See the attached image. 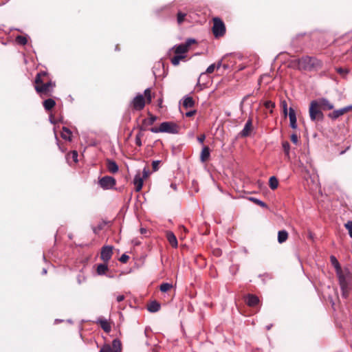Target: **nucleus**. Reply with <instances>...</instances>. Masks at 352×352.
Wrapping results in <instances>:
<instances>
[{
	"label": "nucleus",
	"instance_id": "nucleus-1",
	"mask_svg": "<svg viewBox=\"0 0 352 352\" xmlns=\"http://www.w3.org/2000/svg\"><path fill=\"white\" fill-rule=\"evenodd\" d=\"M330 261L336 270V275L342 291V296L343 298H346L352 289V274L348 268H341V266L336 256H331Z\"/></svg>",
	"mask_w": 352,
	"mask_h": 352
},
{
	"label": "nucleus",
	"instance_id": "nucleus-2",
	"mask_svg": "<svg viewBox=\"0 0 352 352\" xmlns=\"http://www.w3.org/2000/svg\"><path fill=\"white\" fill-rule=\"evenodd\" d=\"M34 83V89L41 98L51 96L56 86L55 82L50 79L46 72L38 73L36 76Z\"/></svg>",
	"mask_w": 352,
	"mask_h": 352
},
{
	"label": "nucleus",
	"instance_id": "nucleus-3",
	"mask_svg": "<svg viewBox=\"0 0 352 352\" xmlns=\"http://www.w3.org/2000/svg\"><path fill=\"white\" fill-rule=\"evenodd\" d=\"M298 68L302 70L311 71L321 67V62L316 58L303 56L296 60Z\"/></svg>",
	"mask_w": 352,
	"mask_h": 352
},
{
	"label": "nucleus",
	"instance_id": "nucleus-4",
	"mask_svg": "<svg viewBox=\"0 0 352 352\" xmlns=\"http://www.w3.org/2000/svg\"><path fill=\"white\" fill-rule=\"evenodd\" d=\"M150 131L153 133H168L176 134L179 132V126L177 124L172 122H164L160 124L159 127H152Z\"/></svg>",
	"mask_w": 352,
	"mask_h": 352
},
{
	"label": "nucleus",
	"instance_id": "nucleus-5",
	"mask_svg": "<svg viewBox=\"0 0 352 352\" xmlns=\"http://www.w3.org/2000/svg\"><path fill=\"white\" fill-rule=\"evenodd\" d=\"M318 104L317 100H313L309 106V116L312 121L321 120L323 118V113Z\"/></svg>",
	"mask_w": 352,
	"mask_h": 352
},
{
	"label": "nucleus",
	"instance_id": "nucleus-6",
	"mask_svg": "<svg viewBox=\"0 0 352 352\" xmlns=\"http://www.w3.org/2000/svg\"><path fill=\"white\" fill-rule=\"evenodd\" d=\"M212 32L217 38L223 36L226 33L225 25L219 18L213 19Z\"/></svg>",
	"mask_w": 352,
	"mask_h": 352
},
{
	"label": "nucleus",
	"instance_id": "nucleus-7",
	"mask_svg": "<svg viewBox=\"0 0 352 352\" xmlns=\"http://www.w3.org/2000/svg\"><path fill=\"white\" fill-rule=\"evenodd\" d=\"M98 184L102 188L109 190L114 188L116 181L111 176H104L99 179Z\"/></svg>",
	"mask_w": 352,
	"mask_h": 352
},
{
	"label": "nucleus",
	"instance_id": "nucleus-8",
	"mask_svg": "<svg viewBox=\"0 0 352 352\" xmlns=\"http://www.w3.org/2000/svg\"><path fill=\"white\" fill-rule=\"evenodd\" d=\"M132 107L135 110H142L145 106V98L143 95H137L131 102Z\"/></svg>",
	"mask_w": 352,
	"mask_h": 352
},
{
	"label": "nucleus",
	"instance_id": "nucleus-9",
	"mask_svg": "<svg viewBox=\"0 0 352 352\" xmlns=\"http://www.w3.org/2000/svg\"><path fill=\"white\" fill-rule=\"evenodd\" d=\"M253 131L252 118H249L247 120L243 130L239 133V136L241 138H246L250 135Z\"/></svg>",
	"mask_w": 352,
	"mask_h": 352
},
{
	"label": "nucleus",
	"instance_id": "nucleus-10",
	"mask_svg": "<svg viewBox=\"0 0 352 352\" xmlns=\"http://www.w3.org/2000/svg\"><path fill=\"white\" fill-rule=\"evenodd\" d=\"M113 254V247L110 245H106L102 247L100 253V258L104 262H108Z\"/></svg>",
	"mask_w": 352,
	"mask_h": 352
},
{
	"label": "nucleus",
	"instance_id": "nucleus-11",
	"mask_svg": "<svg viewBox=\"0 0 352 352\" xmlns=\"http://www.w3.org/2000/svg\"><path fill=\"white\" fill-rule=\"evenodd\" d=\"M318 104L323 110H331L333 109V105L326 98H320L317 100Z\"/></svg>",
	"mask_w": 352,
	"mask_h": 352
},
{
	"label": "nucleus",
	"instance_id": "nucleus-12",
	"mask_svg": "<svg viewBox=\"0 0 352 352\" xmlns=\"http://www.w3.org/2000/svg\"><path fill=\"white\" fill-rule=\"evenodd\" d=\"M246 304L250 307H255L259 302L258 298L253 294H248L245 297Z\"/></svg>",
	"mask_w": 352,
	"mask_h": 352
},
{
	"label": "nucleus",
	"instance_id": "nucleus-13",
	"mask_svg": "<svg viewBox=\"0 0 352 352\" xmlns=\"http://www.w3.org/2000/svg\"><path fill=\"white\" fill-rule=\"evenodd\" d=\"M166 235L169 244L174 248H177L178 243L175 234L171 231H168Z\"/></svg>",
	"mask_w": 352,
	"mask_h": 352
},
{
	"label": "nucleus",
	"instance_id": "nucleus-14",
	"mask_svg": "<svg viewBox=\"0 0 352 352\" xmlns=\"http://www.w3.org/2000/svg\"><path fill=\"white\" fill-rule=\"evenodd\" d=\"M289 118L290 121V126L296 129L297 128V120L295 111L293 108L290 107L289 109Z\"/></svg>",
	"mask_w": 352,
	"mask_h": 352
},
{
	"label": "nucleus",
	"instance_id": "nucleus-15",
	"mask_svg": "<svg viewBox=\"0 0 352 352\" xmlns=\"http://www.w3.org/2000/svg\"><path fill=\"white\" fill-rule=\"evenodd\" d=\"M210 156V148L207 146H204L202 148L201 152L200 153V161L201 162H206L208 161Z\"/></svg>",
	"mask_w": 352,
	"mask_h": 352
},
{
	"label": "nucleus",
	"instance_id": "nucleus-16",
	"mask_svg": "<svg viewBox=\"0 0 352 352\" xmlns=\"http://www.w3.org/2000/svg\"><path fill=\"white\" fill-rule=\"evenodd\" d=\"M350 109V107H344L340 109L335 110L332 113H329V117L332 119H337L340 116L344 114Z\"/></svg>",
	"mask_w": 352,
	"mask_h": 352
},
{
	"label": "nucleus",
	"instance_id": "nucleus-17",
	"mask_svg": "<svg viewBox=\"0 0 352 352\" xmlns=\"http://www.w3.org/2000/svg\"><path fill=\"white\" fill-rule=\"evenodd\" d=\"M133 184L135 186V190L139 192L142 190L143 186V178L140 176V174H137L133 179Z\"/></svg>",
	"mask_w": 352,
	"mask_h": 352
},
{
	"label": "nucleus",
	"instance_id": "nucleus-18",
	"mask_svg": "<svg viewBox=\"0 0 352 352\" xmlns=\"http://www.w3.org/2000/svg\"><path fill=\"white\" fill-rule=\"evenodd\" d=\"M107 167L109 172L111 173H116L118 171V166L116 162L108 160L107 161Z\"/></svg>",
	"mask_w": 352,
	"mask_h": 352
},
{
	"label": "nucleus",
	"instance_id": "nucleus-19",
	"mask_svg": "<svg viewBox=\"0 0 352 352\" xmlns=\"http://www.w3.org/2000/svg\"><path fill=\"white\" fill-rule=\"evenodd\" d=\"M161 306L157 301H152L147 305V309L151 313L157 312L160 310Z\"/></svg>",
	"mask_w": 352,
	"mask_h": 352
},
{
	"label": "nucleus",
	"instance_id": "nucleus-20",
	"mask_svg": "<svg viewBox=\"0 0 352 352\" xmlns=\"http://www.w3.org/2000/svg\"><path fill=\"white\" fill-rule=\"evenodd\" d=\"M173 49L174 50L175 53L177 55H184V54L188 50L184 44L176 45Z\"/></svg>",
	"mask_w": 352,
	"mask_h": 352
},
{
	"label": "nucleus",
	"instance_id": "nucleus-21",
	"mask_svg": "<svg viewBox=\"0 0 352 352\" xmlns=\"http://www.w3.org/2000/svg\"><path fill=\"white\" fill-rule=\"evenodd\" d=\"M288 239V232L285 230H280L278 232V241L279 243L285 242Z\"/></svg>",
	"mask_w": 352,
	"mask_h": 352
},
{
	"label": "nucleus",
	"instance_id": "nucleus-22",
	"mask_svg": "<svg viewBox=\"0 0 352 352\" xmlns=\"http://www.w3.org/2000/svg\"><path fill=\"white\" fill-rule=\"evenodd\" d=\"M43 107L46 111H50L56 104L55 101L52 98H48L43 101Z\"/></svg>",
	"mask_w": 352,
	"mask_h": 352
},
{
	"label": "nucleus",
	"instance_id": "nucleus-23",
	"mask_svg": "<svg viewBox=\"0 0 352 352\" xmlns=\"http://www.w3.org/2000/svg\"><path fill=\"white\" fill-rule=\"evenodd\" d=\"M195 105V101L192 97L186 96L183 101V106L184 108H191Z\"/></svg>",
	"mask_w": 352,
	"mask_h": 352
},
{
	"label": "nucleus",
	"instance_id": "nucleus-24",
	"mask_svg": "<svg viewBox=\"0 0 352 352\" xmlns=\"http://www.w3.org/2000/svg\"><path fill=\"white\" fill-rule=\"evenodd\" d=\"M71 135H72V132L69 129H67L65 126L63 127V131L61 132V137L63 139H64L65 140L70 141L71 140Z\"/></svg>",
	"mask_w": 352,
	"mask_h": 352
},
{
	"label": "nucleus",
	"instance_id": "nucleus-25",
	"mask_svg": "<svg viewBox=\"0 0 352 352\" xmlns=\"http://www.w3.org/2000/svg\"><path fill=\"white\" fill-rule=\"evenodd\" d=\"M269 186L271 189L275 190L278 186V181L275 176H272L269 179Z\"/></svg>",
	"mask_w": 352,
	"mask_h": 352
},
{
	"label": "nucleus",
	"instance_id": "nucleus-26",
	"mask_svg": "<svg viewBox=\"0 0 352 352\" xmlns=\"http://www.w3.org/2000/svg\"><path fill=\"white\" fill-rule=\"evenodd\" d=\"M248 200L251 201L252 202L254 203L256 205L260 206L262 208H267V206L265 202H263V201H261L257 198H255L253 197H248Z\"/></svg>",
	"mask_w": 352,
	"mask_h": 352
},
{
	"label": "nucleus",
	"instance_id": "nucleus-27",
	"mask_svg": "<svg viewBox=\"0 0 352 352\" xmlns=\"http://www.w3.org/2000/svg\"><path fill=\"white\" fill-rule=\"evenodd\" d=\"M108 270V266L106 264H99L97 267V273L98 275H104Z\"/></svg>",
	"mask_w": 352,
	"mask_h": 352
},
{
	"label": "nucleus",
	"instance_id": "nucleus-28",
	"mask_svg": "<svg viewBox=\"0 0 352 352\" xmlns=\"http://www.w3.org/2000/svg\"><path fill=\"white\" fill-rule=\"evenodd\" d=\"M101 328L105 332H109L111 331V326L109 323L106 320H100L99 321Z\"/></svg>",
	"mask_w": 352,
	"mask_h": 352
},
{
	"label": "nucleus",
	"instance_id": "nucleus-29",
	"mask_svg": "<svg viewBox=\"0 0 352 352\" xmlns=\"http://www.w3.org/2000/svg\"><path fill=\"white\" fill-rule=\"evenodd\" d=\"M184 58H185V56L184 55H177V54H176L175 56H174L171 58L170 62H171V63L173 65H179V62L182 59H184Z\"/></svg>",
	"mask_w": 352,
	"mask_h": 352
},
{
	"label": "nucleus",
	"instance_id": "nucleus-30",
	"mask_svg": "<svg viewBox=\"0 0 352 352\" xmlns=\"http://www.w3.org/2000/svg\"><path fill=\"white\" fill-rule=\"evenodd\" d=\"M78 152L76 151H72L71 153L67 155V160H69L72 159L74 163H76L78 162Z\"/></svg>",
	"mask_w": 352,
	"mask_h": 352
},
{
	"label": "nucleus",
	"instance_id": "nucleus-31",
	"mask_svg": "<svg viewBox=\"0 0 352 352\" xmlns=\"http://www.w3.org/2000/svg\"><path fill=\"white\" fill-rule=\"evenodd\" d=\"M173 287V285L168 283H163L160 286V289L162 292H166Z\"/></svg>",
	"mask_w": 352,
	"mask_h": 352
},
{
	"label": "nucleus",
	"instance_id": "nucleus-32",
	"mask_svg": "<svg viewBox=\"0 0 352 352\" xmlns=\"http://www.w3.org/2000/svg\"><path fill=\"white\" fill-rule=\"evenodd\" d=\"M186 13L179 11L177 14V21L179 25H181L185 20Z\"/></svg>",
	"mask_w": 352,
	"mask_h": 352
},
{
	"label": "nucleus",
	"instance_id": "nucleus-33",
	"mask_svg": "<svg viewBox=\"0 0 352 352\" xmlns=\"http://www.w3.org/2000/svg\"><path fill=\"white\" fill-rule=\"evenodd\" d=\"M112 346L115 352H120L121 350V342L119 340L115 339L112 342Z\"/></svg>",
	"mask_w": 352,
	"mask_h": 352
},
{
	"label": "nucleus",
	"instance_id": "nucleus-34",
	"mask_svg": "<svg viewBox=\"0 0 352 352\" xmlns=\"http://www.w3.org/2000/svg\"><path fill=\"white\" fill-rule=\"evenodd\" d=\"M16 42L19 45H25L28 43V39L25 36L19 35L16 37Z\"/></svg>",
	"mask_w": 352,
	"mask_h": 352
},
{
	"label": "nucleus",
	"instance_id": "nucleus-35",
	"mask_svg": "<svg viewBox=\"0 0 352 352\" xmlns=\"http://www.w3.org/2000/svg\"><path fill=\"white\" fill-rule=\"evenodd\" d=\"M282 146H283V151H284L285 155L289 156V151H290V144H289V143L288 142H287V141H285V142H283Z\"/></svg>",
	"mask_w": 352,
	"mask_h": 352
},
{
	"label": "nucleus",
	"instance_id": "nucleus-36",
	"mask_svg": "<svg viewBox=\"0 0 352 352\" xmlns=\"http://www.w3.org/2000/svg\"><path fill=\"white\" fill-rule=\"evenodd\" d=\"M264 106L266 109H270V113H272V109L275 107V104L271 100H267L264 102Z\"/></svg>",
	"mask_w": 352,
	"mask_h": 352
},
{
	"label": "nucleus",
	"instance_id": "nucleus-37",
	"mask_svg": "<svg viewBox=\"0 0 352 352\" xmlns=\"http://www.w3.org/2000/svg\"><path fill=\"white\" fill-rule=\"evenodd\" d=\"M144 96L146 98V100L148 103L151 102V89L149 88L145 89Z\"/></svg>",
	"mask_w": 352,
	"mask_h": 352
},
{
	"label": "nucleus",
	"instance_id": "nucleus-38",
	"mask_svg": "<svg viewBox=\"0 0 352 352\" xmlns=\"http://www.w3.org/2000/svg\"><path fill=\"white\" fill-rule=\"evenodd\" d=\"M345 228L349 230V234L352 238V221H349L345 224Z\"/></svg>",
	"mask_w": 352,
	"mask_h": 352
},
{
	"label": "nucleus",
	"instance_id": "nucleus-39",
	"mask_svg": "<svg viewBox=\"0 0 352 352\" xmlns=\"http://www.w3.org/2000/svg\"><path fill=\"white\" fill-rule=\"evenodd\" d=\"M141 137H142V134L140 133H138L135 136V144L137 146H142V140H141Z\"/></svg>",
	"mask_w": 352,
	"mask_h": 352
},
{
	"label": "nucleus",
	"instance_id": "nucleus-40",
	"mask_svg": "<svg viewBox=\"0 0 352 352\" xmlns=\"http://www.w3.org/2000/svg\"><path fill=\"white\" fill-rule=\"evenodd\" d=\"M281 104H282L284 116L286 117L287 116V104L286 101H283Z\"/></svg>",
	"mask_w": 352,
	"mask_h": 352
},
{
	"label": "nucleus",
	"instance_id": "nucleus-41",
	"mask_svg": "<svg viewBox=\"0 0 352 352\" xmlns=\"http://www.w3.org/2000/svg\"><path fill=\"white\" fill-rule=\"evenodd\" d=\"M216 69V65L215 64H212L210 65L206 69V73L207 74H212L214 72V69Z\"/></svg>",
	"mask_w": 352,
	"mask_h": 352
},
{
	"label": "nucleus",
	"instance_id": "nucleus-42",
	"mask_svg": "<svg viewBox=\"0 0 352 352\" xmlns=\"http://www.w3.org/2000/svg\"><path fill=\"white\" fill-rule=\"evenodd\" d=\"M160 163V161L159 160L153 161L152 162V168L154 171H157L158 170Z\"/></svg>",
	"mask_w": 352,
	"mask_h": 352
},
{
	"label": "nucleus",
	"instance_id": "nucleus-43",
	"mask_svg": "<svg viewBox=\"0 0 352 352\" xmlns=\"http://www.w3.org/2000/svg\"><path fill=\"white\" fill-rule=\"evenodd\" d=\"M196 41L193 38H189L188 39L186 43H184V45L186 46L187 49L188 50L189 47L192 44L195 43Z\"/></svg>",
	"mask_w": 352,
	"mask_h": 352
},
{
	"label": "nucleus",
	"instance_id": "nucleus-44",
	"mask_svg": "<svg viewBox=\"0 0 352 352\" xmlns=\"http://www.w3.org/2000/svg\"><path fill=\"white\" fill-rule=\"evenodd\" d=\"M129 258V256L128 255H126V254H123L120 256V258L119 261H120L121 263H126L128 261Z\"/></svg>",
	"mask_w": 352,
	"mask_h": 352
},
{
	"label": "nucleus",
	"instance_id": "nucleus-45",
	"mask_svg": "<svg viewBox=\"0 0 352 352\" xmlns=\"http://www.w3.org/2000/svg\"><path fill=\"white\" fill-rule=\"evenodd\" d=\"M100 352H113L112 349L109 345H104L101 348Z\"/></svg>",
	"mask_w": 352,
	"mask_h": 352
},
{
	"label": "nucleus",
	"instance_id": "nucleus-46",
	"mask_svg": "<svg viewBox=\"0 0 352 352\" xmlns=\"http://www.w3.org/2000/svg\"><path fill=\"white\" fill-rule=\"evenodd\" d=\"M291 138V141L295 144H297L298 142V135L295 133L292 134L290 137Z\"/></svg>",
	"mask_w": 352,
	"mask_h": 352
},
{
	"label": "nucleus",
	"instance_id": "nucleus-47",
	"mask_svg": "<svg viewBox=\"0 0 352 352\" xmlns=\"http://www.w3.org/2000/svg\"><path fill=\"white\" fill-rule=\"evenodd\" d=\"M156 120H157L156 116L151 115V116L149 117V118L147 121L148 124L150 125H152L156 121Z\"/></svg>",
	"mask_w": 352,
	"mask_h": 352
},
{
	"label": "nucleus",
	"instance_id": "nucleus-48",
	"mask_svg": "<svg viewBox=\"0 0 352 352\" xmlns=\"http://www.w3.org/2000/svg\"><path fill=\"white\" fill-rule=\"evenodd\" d=\"M142 174H143L142 178L143 179L146 178L149 175L150 171L146 167H144V168L143 169Z\"/></svg>",
	"mask_w": 352,
	"mask_h": 352
},
{
	"label": "nucleus",
	"instance_id": "nucleus-49",
	"mask_svg": "<svg viewBox=\"0 0 352 352\" xmlns=\"http://www.w3.org/2000/svg\"><path fill=\"white\" fill-rule=\"evenodd\" d=\"M77 281L78 284H81L82 282L85 281V277L84 276L78 275Z\"/></svg>",
	"mask_w": 352,
	"mask_h": 352
},
{
	"label": "nucleus",
	"instance_id": "nucleus-50",
	"mask_svg": "<svg viewBox=\"0 0 352 352\" xmlns=\"http://www.w3.org/2000/svg\"><path fill=\"white\" fill-rule=\"evenodd\" d=\"M205 138L206 137L204 135H201L197 138V140L200 144H203L205 140Z\"/></svg>",
	"mask_w": 352,
	"mask_h": 352
},
{
	"label": "nucleus",
	"instance_id": "nucleus-51",
	"mask_svg": "<svg viewBox=\"0 0 352 352\" xmlns=\"http://www.w3.org/2000/svg\"><path fill=\"white\" fill-rule=\"evenodd\" d=\"M125 298L124 296V295H119L117 296L116 298V300L118 302H122V300H124Z\"/></svg>",
	"mask_w": 352,
	"mask_h": 352
},
{
	"label": "nucleus",
	"instance_id": "nucleus-52",
	"mask_svg": "<svg viewBox=\"0 0 352 352\" xmlns=\"http://www.w3.org/2000/svg\"><path fill=\"white\" fill-rule=\"evenodd\" d=\"M195 111H190L187 112V113H186V116L187 117H191V116H194V115H195Z\"/></svg>",
	"mask_w": 352,
	"mask_h": 352
},
{
	"label": "nucleus",
	"instance_id": "nucleus-53",
	"mask_svg": "<svg viewBox=\"0 0 352 352\" xmlns=\"http://www.w3.org/2000/svg\"><path fill=\"white\" fill-rule=\"evenodd\" d=\"M147 232V230L144 228H140V233L144 234H146Z\"/></svg>",
	"mask_w": 352,
	"mask_h": 352
},
{
	"label": "nucleus",
	"instance_id": "nucleus-54",
	"mask_svg": "<svg viewBox=\"0 0 352 352\" xmlns=\"http://www.w3.org/2000/svg\"><path fill=\"white\" fill-rule=\"evenodd\" d=\"M170 187L174 190H177V185L175 184H173L172 183L170 184Z\"/></svg>",
	"mask_w": 352,
	"mask_h": 352
},
{
	"label": "nucleus",
	"instance_id": "nucleus-55",
	"mask_svg": "<svg viewBox=\"0 0 352 352\" xmlns=\"http://www.w3.org/2000/svg\"><path fill=\"white\" fill-rule=\"evenodd\" d=\"M179 229L183 230L184 232L187 231L186 228L184 226H179Z\"/></svg>",
	"mask_w": 352,
	"mask_h": 352
},
{
	"label": "nucleus",
	"instance_id": "nucleus-56",
	"mask_svg": "<svg viewBox=\"0 0 352 352\" xmlns=\"http://www.w3.org/2000/svg\"><path fill=\"white\" fill-rule=\"evenodd\" d=\"M221 65V62L218 63V64L216 65V68L219 69Z\"/></svg>",
	"mask_w": 352,
	"mask_h": 352
},
{
	"label": "nucleus",
	"instance_id": "nucleus-57",
	"mask_svg": "<svg viewBox=\"0 0 352 352\" xmlns=\"http://www.w3.org/2000/svg\"><path fill=\"white\" fill-rule=\"evenodd\" d=\"M272 327V324L267 325V326L266 327V329H267V330H270V329H271V327Z\"/></svg>",
	"mask_w": 352,
	"mask_h": 352
},
{
	"label": "nucleus",
	"instance_id": "nucleus-58",
	"mask_svg": "<svg viewBox=\"0 0 352 352\" xmlns=\"http://www.w3.org/2000/svg\"><path fill=\"white\" fill-rule=\"evenodd\" d=\"M43 274H47V270L46 269H43V272H42Z\"/></svg>",
	"mask_w": 352,
	"mask_h": 352
},
{
	"label": "nucleus",
	"instance_id": "nucleus-59",
	"mask_svg": "<svg viewBox=\"0 0 352 352\" xmlns=\"http://www.w3.org/2000/svg\"><path fill=\"white\" fill-rule=\"evenodd\" d=\"M162 102V99H160L159 100V105L161 106V104Z\"/></svg>",
	"mask_w": 352,
	"mask_h": 352
}]
</instances>
